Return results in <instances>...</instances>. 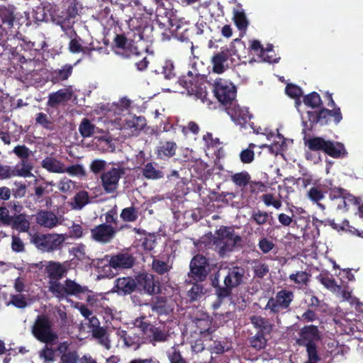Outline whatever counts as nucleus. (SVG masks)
<instances>
[{"mask_svg": "<svg viewBox=\"0 0 363 363\" xmlns=\"http://www.w3.org/2000/svg\"><path fill=\"white\" fill-rule=\"evenodd\" d=\"M167 356L170 363H189L182 356L177 345L172 346L167 352Z\"/></svg>", "mask_w": 363, "mask_h": 363, "instance_id": "c03bdc74", "label": "nucleus"}, {"mask_svg": "<svg viewBox=\"0 0 363 363\" xmlns=\"http://www.w3.org/2000/svg\"><path fill=\"white\" fill-rule=\"evenodd\" d=\"M7 226H11L12 229L20 233H27L30 228V223L26 214L19 213L13 216Z\"/></svg>", "mask_w": 363, "mask_h": 363, "instance_id": "393cba45", "label": "nucleus"}, {"mask_svg": "<svg viewBox=\"0 0 363 363\" xmlns=\"http://www.w3.org/2000/svg\"><path fill=\"white\" fill-rule=\"evenodd\" d=\"M233 19L238 30H245L247 29L249 23L243 11H235Z\"/></svg>", "mask_w": 363, "mask_h": 363, "instance_id": "4d7b16f0", "label": "nucleus"}, {"mask_svg": "<svg viewBox=\"0 0 363 363\" xmlns=\"http://www.w3.org/2000/svg\"><path fill=\"white\" fill-rule=\"evenodd\" d=\"M41 167L51 173H65L64 164L51 156L45 157L42 160Z\"/></svg>", "mask_w": 363, "mask_h": 363, "instance_id": "7c9ffc66", "label": "nucleus"}, {"mask_svg": "<svg viewBox=\"0 0 363 363\" xmlns=\"http://www.w3.org/2000/svg\"><path fill=\"white\" fill-rule=\"evenodd\" d=\"M74 202L77 208H82L89 203V194L86 191H80L74 197Z\"/></svg>", "mask_w": 363, "mask_h": 363, "instance_id": "bf43d9fd", "label": "nucleus"}, {"mask_svg": "<svg viewBox=\"0 0 363 363\" xmlns=\"http://www.w3.org/2000/svg\"><path fill=\"white\" fill-rule=\"evenodd\" d=\"M245 43L240 38L234 39L233 41L231 43L230 51V55H234L237 56H240V50H245Z\"/></svg>", "mask_w": 363, "mask_h": 363, "instance_id": "338daca9", "label": "nucleus"}, {"mask_svg": "<svg viewBox=\"0 0 363 363\" xmlns=\"http://www.w3.org/2000/svg\"><path fill=\"white\" fill-rule=\"evenodd\" d=\"M265 336L266 335L263 334L257 333L255 335L252 337L249 340L250 346L256 350L265 348L267 343V339Z\"/></svg>", "mask_w": 363, "mask_h": 363, "instance_id": "3c124183", "label": "nucleus"}, {"mask_svg": "<svg viewBox=\"0 0 363 363\" xmlns=\"http://www.w3.org/2000/svg\"><path fill=\"white\" fill-rule=\"evenodd\" d=\"M251 177L247 171L235 173L230 177L231 181L238 186L244 187L248 185Z\"/></svg>", "mask_w": 363, "mask_h": 363, "instance_id": "37998d69", "label": "nucleus"}, {"mask_svg": "<svg viewBox=\"0 0 363 363\" xmlns=\"http://www.w3.org/2000/svg\"><path fill=\"white\" fill-rule=\"evenodd\" d=\"M128 127L134 128L135 130L138 132L142 130L146 126V120L145 117H134L132 120L127 123Z\"/></svg>", "mask_w": 363, "mask_h": 363, "instance_id": "680f3d73", "label": "nucleus"}, {"mask_svg": "<svg viewBox=\"0 0 363 363\" xmlns=\"http://www.w3.org/2000/svg\"><path fill=\"white\" fill-rule=\"evenodd\" d=\"M250 319L253 327L257 330V333L269 335L272 332L274 325L269 319L257 315L251 316Z\"/></svg>", "mask_w": 363, "mask_h": 363, "instance_id": "4be33fe9", "label": "nucleus"}, {"mask_svg": "<svg viewBox=\"0 0 363 363\" xmlns=\"http://www.w3.org/2000/svg\"><path fill=\"white\" fill-rule=\"evenodd\" d=\"M256 145L254 143L249 144L247 148L242 150L240 153V160L244 164H250L255 159L254 148Z\"/></svg>", "mask_w": 363, "mask_h": 363, "instance_id": "6e6d98bb", "label": "nucleus"}, {"mask_svg": "<svg viewBox=\"0 0 363 363\" xmlns=\"http://www.w3.org/2000/svg\"><path fill=\"white\" fill-rule=\"evenodd\" d=\"M85 250L86 246L84 244H79L77 246L72 247L71 251L76 259L87 263L91 260V258L86 255Z\"/></svg>", "mask_w": 363, "mask_h": 363, "instance_id": "5fc2aeb1", "label": "nucleus"}, {"mask_svg": "<svg viewBox=\"0 0 363 363\" xmlns=\"http://www.w3.org/2000/svg\"><path fill=\"white\" fill-rule=\"evenodd\" d=\"M360 201H362V199L360 197L354 196V195L350 194L347 190L342 200H341L340 203L337 204V208L339 210L347 211L350 205L357 206V204H359Z\"/></svg>", "mask_w": 363, "mask_h": 363, "instance_id": "f704fd0d", "label": "nucleus"}, {"mask_svg": "<svg viewBox=\"0 0 363 363\" xmlns=\"http://www.w3.org/2000/svg\"><path fill=\"white\" fill-rule=\"evenodd\" d=\"M113 45L116 49L115 52L123 58H136L141 55L140 51L132 42H128L125 34H116Z\"/></svg>", "mask_w": 363, "mask_h": 363, "instance_id": "4468645a", "label": "nucleus"}, {"mask_svg": "<svg viewBox=\"0 0 363 363\" xmlns=\"http://www.w3.org/2000/svg\"><path fill=\"white\" fill-rule=\"evenodd\" d=\"M303 101L306 106L312 108H319L323 105L320 95L315 91L304 96Z\"/></svg>", "mask_w": 363, "mask_h": 363, "instance_id": "58836bf2", "label": "nucleus"}, {"mask_svg": "<svg viewBox=\"0 0 363 363\" xmlns=\"http://www.w3.org/2000/svg\"><path fill=\"white\" fill-rule=\"evenodd\" d=\"M157 163L147 162L142 168L143 176L147 179H160L164 177V173L157 169Z\"/></svg>", "mask_w": 363, "mask_h": 363, "instance_id": "2f4dec72", "label": "nucleus"}, {"mask_svg": "<svg viewBox=\"0 0 363 363\" xmlns=\"http://www.w3.org/2000/svg\"><path fill=\"white\" fill-rule=\"evenodd\" d=\"M74 21L72 19L66 17L62 18L57 22V24L60 26L65 35L69 38L77 36V33L74 29Z\"/></svg>", "mask_w": 363, "mask_h": 363, "instance_id": "e433bc0d", "label": "nucleus"}, {"mask_svg": "<svg viewBox=\"0 0 363 363\" xmlns=\"http://www.w3.org/2000/svg\"><path fill=\"white\" fill-rule=\"evenodd\" d=\"M95 125L91 123L89 119L84 118L79 126V131L83 138L91 137L94 133Z\"/></svg>", "mask_w": 363, "mask_h": 363, "instance_id": "a18cd8bd", "label": "nucleus"}, {"mask_svg": "<svg viewBox=\"0 0 363 363\" xmlns=\"http://www.w3.org/2000/svg\"><path fill=\"white\" fill-rule=\"evenodd\" d=\"M296 343L306 349L307 359L304 363H319L321 355L319 352L318 343L322 340V334L318 327L307 325L300 329Z\"/></svg>", "mask_w": 363, "mask_h": 363, "instance_id": "f03ea898", "label": "nucleus"}, {"mask_svg": "<svg viewBox=\"0 0 363 363\" xmlns=\"http://www.w3.org/2000/svg\"><path fill=\"white\" fill-rule=\"evenodd\" d=\"M193 286L187 292V296L191 302L200 299L205 294L203 286L201 282H187Z\"/></svg>", "mask_w": 363, "mask_h": 363, "instance_id": "c9c22d12", "label": "nucleus"}, {"mask_svg": "<svg viewBox=\"0 0 363 363\" xmlns=\"http://www.w3.org/2000/svg\"><path fill=\"white\" fill-rule=\"evenodd\" d=\"M38 66H40V64L34 59H28V62L24 65H21V72L26 80L40 82L41 69L37 68Z\"/></svg>", "mask_w": 363, "mask_h": 363, "instance_id": "412c9836", "label": "nucleus"}, {"mask_svg": "<svg viewBox=\"0 0 363 363\" xmlns=\"http://www.w3.org/2000/svg\"><path fill=\"white\" fill-rule=\"evenodd\" d=\"M325 154L333 158L338 159L347 157V152L342 143L330 140Z\"/></svg>", "mask_w": 363, "mask_h": 363, "instance_id": "cd10ccee", "label": "nucleus"}, {"mask_svg": "<svg viewBox=\"0 0 363 363\" xmlns=\"http://www.w3.org/2000/svg\"><path fill=\"white\" fill-rule=\"evenodd\" d=\"M304 144L311 151H321L325 153L330 140L319 136H314L310 138H303Z\"/></svg>", "mask_w": 363, "mask_h": 363, "instance_id": "c756f323", "label": "nucleus"}, {"mask_svg": "<svg viewBox=\"0 0 363 363\" xmlns=\"http://www.w3.org/2000/svg\"><path fill=\"white\" fill-rule=\"evenodd\" d=\"M197 327L199 328L200 334L203 337H208L211 340V335L215 331L214 328L211 327V321L208 319H199L198 320Z\"/></svg>", "mask_w": 363, "mask_h": 363, "instance_id": "4c0bfd02", "label": "nucleus"}, {"mask_svg": "<svg viewBox=\"0 0 363 363\" xmlns=\"http://www.w3.org/2000/svg\"><path fill=\"white\" fill-rule=\"evenodd\" d=\"M202 77L199 74H194L189 71L187 74L180 77L178 83L184 88L188 94L194 96L196 99L205 102L207 97V91L202 87Z\"/></svg>", "mask_w": 363, "mask_h": 363, "instance_id": "6e6552de", "label": "nucleus"}, {"mask_svg": "<svg viewBox=\"0 0 363 363\" xmlns=\"http://www.w3.org/2000/svg\"><path fill=\"white\" fill-rule=\"evenodd\" d=\"M35 123L48 130L51 131L55 129L54 122L43 112H39L35 115Z\"/></svg>", "mask_w": 363, "mask_h": 363, "instance_id": "09e8293b", "label": "nucleus"}, {"mask_svg": "<svg viewBox=\"0 0 363 363\" xmlns=\"http://www.w3.org/2000/svg\"><path fill=\"white\" fill-rule=\"evenodd\" d=\"M294 298L293 291L281 289L276 294L275 297L269 298L264 309L269 310L273 314H278L282 311H287Z\"/></svg>", "mask_w": 363, "mask_h": 363, "instance_id": "9b49d317", "label": "nucleus"}, {"mask_svg": "<svg viewBox=\"0 0 363 363\" xmlns=\"http://www.w3.org/2000/svg\"><path fill=\"white\" fill-rule=\"evenodd\" d=\"M269 217L270 215L267 211L258 209L252 213L250 220L258 225H263L268 222Z\"/></svg>", "mask_w": 363, "mask_h": 363, "instance_id": "603ef678", "label": "nucleus"}, {"mask_svg": "<svg viewBox=\"0 0 363 363\" xmlns=\"http://www.w3.org/2000/svg\"><path fill=\"white\" fill-rule=\"evenodd\" d=\"M13 152L21 160L29 159L31 154L30 149L25 145H16L13 148Z\"/></svg>", "mask_w": 363, "mask_h": 363, "instance_id": "e2e57ef3", "label": "nucleus"}, {"mask_svg": "<svg viewBox=\"0 0 363 363\" xmlns=\"http://www.w3.org/2000/svg\"><path fill=\"white\" fill-rule=\"evenodd\" d=\"M162 73L164 77L167 80H171L177 77V71L172 60H167L164 62Z\"/></svg>", "mask_w": 363, "mask_h": 363, "instance_id": "ea45409f", "label": "nucleus"}, {"mask_svg": "<svg viewBox=\"0 0 363 363\" xmlns=\"http://www.w3.org/2000/svg\"><path fill=\"white\" fill-rule=\"evenodd\" d=\"M71 96L72 93L68 90L60 89L49 94L47 104L51 108H55L60 104L69 101Z\"/></svg>", "mask_w": 363, "mask_h": 363, "instance_id": "c85d7f7f", "label": "nucleus"}, {"mask_svg": "<svg viewBox=\"0 0 363 363\" xmlns=\"http://www.w3.org/2000/svg\"><path fill=\"white\" fill-rule=\"evenodd\" d=\"M286 94L292 99L299 100L303 95L302 89L294 84H288L286 86Z\"/></svg>", "mask_w": 363, "mask_h": 363, "instance_id": "0e129e2a", "label": "nucleus"}, {"mask_svg": "<svg viewBox=\"0 0 363 363\" xmlns=\"http://www.w3.org/2000/svg\"><path fill=\"white\" fill-rule=\"evenodd\" d=\"M169 335L167 332H166L164 329H162L160 327L153 328L151 335H150V341L151 342H165L168 340Z\"/></svg>", "mask_w": 363, "mask_h": 363, "instance_id": "8fccbe9b", "label": "nucleus"}, {"mask_svg": "<svg viewBox=\"0 0 363 363\" xmlns=\"http://www.w3.org/2000/svg\"><path fill=\"white\" fill-rule=\"evenodd\" d=\"M261 200L264 202L265 206H272L276 209H279L282 206V202L280 199H275L272 194H265L261 196Z\"/></svg>", "mask_w": 363, "mask_h": 363, "instance_id": "13d9d810", "label": "nucleus"}, {"mask_svg": "<svg viewBox=\"0 0 363 363\" xmlns=\"http://www.w3.org/2000/svg\"><path fill=\"white\" fill-rule=\"evenodd\" d=\"M242 240L241 236L236 234L232 227L222 225L216 230L213 242L220 255L224 256L240 247Z\"/></svg>", "mask_w": 363, "mask_h": 363, "instance_id": "20e7f679", "label": "nucleus"}, {"mask_svg": "<svg viewBox=\"0 0 363 363\" xmlns=\"http://www.w3.org/2000/svg\"><path fill=\"white\" fill-rule=\"evenodd\" d=\"M225 111L235 124L245 129L250 128L253 130H255L254 123L251 122L253 116L249 112L247 108L241 107L237 104V101H235L230 106H228V107L225 108Z\"/></svg>", "mask_w": 363, "mask_h": 363, "instance_id": "ddd939ff", "label": "nucleus"}, {"mask_svg": "<svg viewBox=\"0 0 363 363\" xmlns=\"http://www.w3.org/2000/svg\"><path fill=\"white\" fill-rule=\"evenodd\" d=\"M177 145L173 141L161 142L157 149V157L159 159L164 160L175 155Z\"/></svg>", "mask_w": 363, "mask_h": 363, "instance_id": "bb28decb", "label": "nucleus"}, {"mask_svg": "<svg viewBox=\"0 0 363 363\" xmlns=\"http://www.w3.org/2000/svg\"><path fill=\"white\" fill-rule=\"evenodd\" d=\"M117 208V206L115 205L113 208H111L104 214L105 218V221L103 223L104 225H108L109 227L118 228L119 220L118 218Z\"/></svg>", "mask_w": 363, "mask_h": 363, "instance_id": "79ce46f5", "label": "nucleus"}, {"mask_svg": "<svg viewBox=\"0 0 363 363\" xmlns=\"http://www.w3.org/2000/svg\"><path fill=\"white\" fill-rule=\"evenodd\" d=\"M208 261L206 257L198 254L193 257L189 264V272L186 282H203L209 272Z\"/></svg>", "mask_w": 363, "mask_h": 363, "instance_id": "9d476101", "label": "nucleus"}, {"mask_svg": "<svg viewBox=\"0 0 363 363\" xmlns=\"http://www.w3.org/2000/svg\"><path fill=\"white\" fill-rule=\"evenodd\" d=\"M11 249L15 252H23L25 251V245L18 235L11 236Z\"/></svg>", "mask_w": 363, "mask_h": 363, "instance_id": "774afa93", "label": "nucleus"}, {"mask_svg": "<svg viewBox=\"0 0 363 363\" xmlns=\"http://www.w3.org/2000/svg\"><path fill=\"white\" fill-rule=\"evenodd\" d=\"M64 238L57 234H38L32 236L31 242L43 252H51L60 248Z\"/></svg>", "mask_w": 363, "mask_h": 363, "instance_id": "f8f14e48", "label": "nucleus"}, {"mask_svg": "<svg viewBox=\"0 0 363 363\" xmlns=\"http://www.w3.org/2000/svg\"><path fill=\"white\" fill-rule=\"evenodd\" d=\"M22 15L13 4L0 5V21L7 29H11L19 24Z\"/></svg>", "mask_w": 363, "mask_h": 363, "instance_id": "f3484780", "label": "nucleus"}, {"mask_svg": "<svg viewBox=\"0 0 363 363\" xmlns=\"http://www.w3.org/2000/svg\"><path fill=\"white\" fill-rule=\"evenodd\" d=\"M213 91L218 101L225 106V108L237 101V87L228 80L216 79L213 84Z\"/></svg>", "mask_w": 363, "mask_h": 363, "instance_id": "1a4fd4ad", "label": "nucleus"}, {"mask_svg": "<svg viewBox=\"0 0 363 363\" xmlns=\"http://www.w3.org/2000/svg\"><path fill=\"white\" fill-rule=\"evenodd\" d=\"M307 197L313 203H317L321 209H325V206L319 202L325 198V192L320 186H312L307 191Z\"/></svg>", "mask_w": 363, "mask_h": 363, "instance_id": "72a5a7b5", "label": "nucleus"}, {"mask_svg": "<svg viewBox=\"0 0 363 363\" xmlns=\"http://www.w3.org/2000/svg\"><path fill=\"white\" fill-rule=\"evenodd\" d=\"M70 345L71 342L67 340L60 342L55 348L52 345H44L38 352L39 359L43 363H53L59 356L58 363H80L77 351L70 350Z\"/></svg>", "mask_w": 363, "mask_h": 363, "instance_id": "7ed1b4c3", "label": "nucleus"}, {"mask_svg": "<svg viewBox=\"0 0 363 363\" xmlns=\"http://www.w3.org/2000/svg\"><path fill=\"white\" fill-rule=\"evenodd\" d=\"M230 53L229 50H222L216 53L211 58V64L213 65V71L216 74L223 73L228 68V65L225 66V63L228 61Z\"/></svg>", "mask_w": 363, "mask_h": 363, "instance_id": "5701e85b", "label": "nucleus"}, {"mask_svg": "<svg viewBox=\"0 0 363 363\" xmlns=\"http://www.w3.org/2000/svg\"><path fill=\"white\" fill-rule=\"evenodd\" d=\"M317 279L325 288L333 292L338 291L341 289V286L337 284L335 279L328 275L320 274Z\"/></svg>", "mask_w": 363, "mask_h": 363, "instance_id": "de8ad7c7", "label": "nucleus"}, {"mask_svg": "<svg viewBox=\"0 0 363 363\" xmlns=\"http://www.w3.org/2000/svg\"><path fill=\"white\" fill-rule=\"evenodd\" d=\"M123 228L109 227L108 225L101 223L91 229V238L97 242L107 244L111 242Z\"/></svg>", "mask_w": 363, "mask_h": 363, "instance_id": "dca6fc26", "label": "nucleus"}, {"mask_svg": "<svg viewBox=\"0 0 363 363\" xmlns=\"http://www.w3.org/2000/svg\"><path fill=\"white\" fill-rule=\"evenodd\" d=\"M310 274L304 271H298L294 274L289 275V279L291 281L298 285H306L309 281Z\"/></svg>", "mask_w": 363, "mask_h": 363, "instance_id": "864d4df0", "label": "nucleus"}, {"mask_svg": "<svg viewBox=\"0 0 363 363\" xmlns=\"http://www.w3.org/2000/svg\"><path fill=\"white\" fill-rule=\"evenodd\" d=\"M94 337L99 339L100 342L107 347H108V342H109L106 335V330L104 327H98L95 329H92L91 331Z\"/></svg>", "mask_w": 363, "mask_h": 363, "instance_id": "052dcab7", "label": "nucleus"}, {"mask_svg": "<svg viewBox=\"0 0 363 363\" xmlns=\"http://www.w3.org/2000/svg\"><path fill=\"white\" fill-rule=\"evenodd\" d=\"M114 287L116 291L120 295H128L132 294L137 289L135 279L130 277H120L115 281Z\"/></svg>", "mask_w": 363, "mask_h": 363, "instance_id": "aec40b11", "label": "nucleus"}, {"mask_svg": "<svg viewBox=\"0 0 363 363\" xmlns=\"http://www.w3.org/2000/svg\"><path fill=\"white\" fill-rule=\"evenodd\" d=\"M125 173L123 167H113L101 175V185L106 194H113L118 187L120 179Z\"/></svg>", "mask_w": 363, "mask_h": 363, "instance_id": "2eb2a0df", "label": "nucleus"}, {"mask_svg": "<svg viewBox=\"0 0 363 363\" xmlns=\"http://www.w3.org/2000/svg\"><path fill=\"white\" fill-rule=\"evenodd\" d=\"M14 169L16 177H29L33 175L31 171L33 169V164L29 159L21 160Z\"/></svg>", "mask_w": 363, "mask_h": 363, "instance_id": "473e14b6", "label": "nucleus"}, {"mask_svg": "<svg viewBox=\"0 0 363 363\" xmlns=\"http://www.w3.org/2000/svg\"><path fill=\"white\" fill-rule=\"evenodd\" d=\"M33 335L45 345H52L58 340V335L52 330V323L46 315H38L31 328Z\"/></svg>", "mask_w": 363, "mask_h": 363, "instance_id": "423d86ee", "label": "nucleus"}, {"mask_svg": "<svg viewBox=\"0 0 363 363\" xmlns=\"http://www.w3.org/2000/svg\"><path fill=\"white\" fill-rule=\"evenodd\" d=\"M120 217L124 222H135L138 218V209L132 206L122 209Z\"/></svg>", "mask_w": 363, "mask_h": 363, "instance_id": "a19ab883", "label": "nucleus"}, {"mask_svg": "<svg viewBox=\"0 0 363 363\" xmlns=\"http://www.w3.org/2000/svg\"><path fill=\"white\" fill-rule=\"evenodd\" d=\"M308 121H303V133L306 135L307 131H311L319 123L321 126L326 125L333 118L335 124L339 123L342 119V116L339 107L333 110L325 108H320L318 111H307Z\"/></svg>", "mask_w": 363, "mask_h": 363, "instance_id": "39448f33", "label": "nucleus"}, {"mask_svg": "<svg viewBox=\"0 0 363 363\" xmlns=\"http://www.w3.org/2000/svg\"><path fill=\"white\" fill-rule=\"evenodd\" d=\"M135 282L137 283V289L140 291L152 295L160 291L159 286L156 291V282L154 276L148 273H140L135 277Z\"/></svg>", "mask_w": 363, "mask_h": 363, "instance_id": "a211bd4d", "label": "nucleus"}, {"mask_svg": "<svg viewBox=\"0 0 363 363\" xmlns=\"http://www.w3.org/2000/svg\"><path fill=\"white\" fill-rule=\"evenodd\" d=\"M37 223L45 228H52L59 223L57 216L52 211H41L36 216Z\"/></svg>", "mask_w": 363, "mask_h": 363, "instance_id": "b1692460", "label": "nucleus"}, {"mask_svg": "<svg viewBox=\"0 0 363 363\" xmlns=\"http://www.w3.org/2000/svg\"><path fill=\"white\" fill-rule=\"evenodd\" d=\"M224 277L223 288H219V296L228 298L231 296L232 290L244 283L245 269L242 267L233 266L226 269Z\"/></svg>", "mask_w": 363, "mask_h": 363, "instance_id": "0eeeda50", "label": "nucleus"}, {"mask_svg": "<svg viewBox=\"0 0 363 363\" xmlns=\"http://www.w3.org/2000/svg\"><path fill=\"white\" fill-rule=\"evenodd\" d=\"M45 272L50 279L48 291L60 301L66 299L68 296L79 297L89 292L86 286H82L70 279H67L63 284L59 281L67 272L64 264L60 262L50 261Z\"/></svg>", "mask_w": 363, "mask_h": 363, "instance_id": "f257e3e1", "label": "nucleus"}, {"mask_svg": "<svg viewBox=\"0 0 363 363\" xmlns=\"http://www.w3.org/2000/svg\"><path fill=\"white\" fill-rule=\"evenodd\" d=\"M108 265L104 266L106 267L113 269H129L131 268L134 264L135 259L132 255L129 253H118L112 255L108 260Z\"/></svg>", "mask_w": 363, "mask_h": 363, "instance_id": "6ab92c4d", "label": "nucleus"}, {"mask_svg": "<svg viewBox=\"0 0 363 363\" xmlns=\"http://www.w3.org/2000/svg\"><path fill=\"white\" fill-rule=\"evenodd\" d=\"M74 66L70 64H65L60 69H56L50 72L51 82L57 84L65 81L72 75Z\"/></svg>", "mask_w": 363, "mask_h": 363, "instance_id": "a878e982", "label": "nucleus"}, {"mask_svg": "<svg viewBox=\"0 0 363 363\" xmlns=\"http://www.w3.org/2000/svg\"><path fill=\"white\" fill-rule=\"evenodd\" d=\"M172 269V266L169 262H164L160 259L154 258L152 262V269L153 272L160 275H163Z\"/></svg>", "mask_w": 363, "mask_h": 363, "instance_id": "49530a36", "label": "nucleus"}, {"mask_svg": "<svg viewBox=\"0 0 363 363\" xmlns=\"http://www.w3.org/2000/svg\"><path fill=\"white\" fill-rule=\"evenodd\" d=\"M75 188V183L71 179L64 177L58 184V189L63 193H68L72 191Z\"/></svg>", "mask_w": 363, "mask_h": 363, "instance_id": "69168bd1", "label": "nucleus"}]
</instances>
